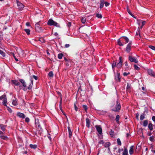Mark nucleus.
<instances>
[{"instance_id":"1","label":"nucleus","mask_w":155,"mask_h":155,"mask_svg":"<svg viewBox=\"0 0 155 155\" xmlns=\"http://www.w3.org/2000/svg\"><path fill=\"white\" fill-rule=\"evenodd\" d=\"M110 107L111 110L115 112H119L121 108L120 104L118 100H117L116 101L113 102Z\"/></svg>"},{"instance_id":"2","label":"nucleus","mask_w":155,"mask_h":155,"mask_svg":"<svg viewBox=\"0 0 155 155\" xmlns=\"http://www.w3.org/2000/svg\"><path fill=\"white\" fill-rule=\"evenodd\" d=\"M47 24L50 26L54 25L57 27H60L59 24L52 19H50L48 20Z\"/></svg>"},{"instance_id":"3","label":"nucleus","mask_w":155,"mask_h":155,"mask_svg":"<svg viewBox=\"0 0 155 155\" xmlns=\"http://www.w3.org/2000/svg\"><path fill=\"white\" fill-rule=\"evenodd\" d=\"M132 45V41H130L129 43L127 45L125 51L129 53L131 51V46Z\"/></svg>"},{"instance_id":"4","label":"nucleus","mask_w":155,"mask_h":155,"mask_svg":"<svg viewBox=\"0 0 155 155\" xmlns=\"http://www.w3.org/2000/svg\"><path fill=\"white\" fill-rule=\"evenodd\" d=\"M124 40L123 38V36L121 37L120 38L117 40V44L120 46H123L125 44V42H124Z\"/></svg>"},{"instance_id":"5","label":"nucleus","mask_w":155,"mask_h":155,"mask_svg":"<svg viewBox=\"0 0 155 155\" xmlns=\"http://www.w3.org/2000/svg\"><path fill=\"white\" fill-rule=\"evenodd\" d=\"M118 63L117 64V68H120L122 67L123 61H122L121 57H119L118 60Z\"/></svg>"},{"instance_id":"6","label":"nucleus","mask_w":155,"mask_h":155,"mask_svg":"<svg viewBox=\"0 0 155 155\" xmlns=\"http://www.w3.org/2000/svg\"><path fill=\"white\" fill-rule=\"evenodd\" d=\"M17 3L18 8L20 10H22L24 8V5L23 4L18 1H17Z\"/></svg>"},{"instance_id":"7","label":"nucleus","mask_w":155,"mask_h":155,"mask_svg":"<svg viewBox=\"0 0 155 155\" xmlns=\"http://www.w3.org/2000/svg\"><path fill=\"white\" fill-rule=\"evenodd\" d=\"M129 60L131 62H134L135 63H137L138 62L136 58L134 57H132L131 56H129Z\"/></svg>"},{"instance_id":"8","label":"nucleus","mask_w":155,"mask_h":155,"mask_svg":"<svg viewBox=\"0 0 155 155\" xmlns=\"http://www.w3.org/2000/svg\"><path fill=\"white\" fill-rule=\"evenodd\" d=\"M39 23V22H38L35 25L36 30L38 32H40L41 30V27L40 26Z\"/></svg>"},{"instance_id":"9","label":"nucleus","mask_w":155,"mask_h":155,"mask_svg":"<svg viewBox=\"0 0 155 155\" xmlns=\"http://www.w3.org/2000/svg\"><path fill=\"white\" fill-rule=\"evenodd\" d=\"M95 127L99 134H101L102 133V130L101 126L100 125L96 126Z\"/></svg>"},{"instance_id":"10","label":"nucleus","mask_w":155,"mask_h":155,"mask_svg":"<svg viewBox=\"0 0 155 155\" xmlns=\"http://www.w3.org/2000/svg\"><path fill=\"white\" fill-rule=\"evenodd\" d=\"M148 73L151 76H155V73L153 72L152 70L151 69H149L148 70Z\"/></svg>"},{"instance_id":"11","label":"nucleus","mask_w":155,"mask_h":155,"mask_svg":"<svg viewBox=\"0 0 155 155\" xmlns=\"http://www.w3.org/2000/svg\"><path fill=\"white\" fill-rule=\"evenodd\" d=\"M17 116L22 118H24L25 117V114L23 113L20 112H18L17 114Z\"/></svg>"},{"instance_id":"12","label":"nucleus","mask_w":155,"mask_h":155,"mask_svg":"<svg viewBox=\"0 0 155 155\" xmlns=\"http://www.w3.org/2000/svg\"><path fill=\"white\" fill-rule=\"evenodd\" d=\"M12 84L16 86H18L20 84V83L18 81L16 80H12L11 81Z\"/></svg>"},{"instance_id":"13","label":"nucleus","mask_w":155,"mask_h":155,"mask_svg":"<svg viewBox=\"0 0 155 155\" xmlns=\"http://www.w3.org/2000/svg\"><path fill=\"white\" fill-rule=\"evenodd\" d=\"M86 126L88 128L90 127V121L88 118H86Z\"/></svg>"},{"instance_id":"14","label":"nucleus","mask_w":155,"mask_h":155,"mask_svg":"<svg viewBox=\"0 0 155 155\" xmlns=\"http://www.w3.org/2000/svg\"><path fill=\"white\" fill-rule=\"evenodd\" d=\"M68 131L69 137L70 138H71L72 135V131H71L70 127H69L68 126Z\"/></svg>"},{"instance_id":"15","label":"nucleus","mask_w":155,"mask_h":155,"mask_svg":"<svg viewBox=\"0 0 155 155\" xmlns=\"http://www.w3.org/2000/svg\"><path fill=\"white\" fill-rule=\"evenodd\" d=\"M117 67V64L114 61H113L112 64V68L114 71H115V68Z\"/></svg>"},{"instance_id":"16","label":"nucleus","mask_w":155,"mask_h":155,"mask_svg":"<svg viewBox=\"0 0 155 155\" xmlns=\"http://www.w3.org/2000/svg\"><path fill=\"white\" fill-rule=\"evenodd\" d=\"M20 81L21 83L22 84L23 86L24 87H26V83L23 79H21L19 80Z\"/></svg>"},{"instance_id":"17","label":"nucleus","mask_w":155,"mask_h":155,"mask_svg":"<svg viewBox=\"0 0 155 155\" xmlns=\"http://www.w3.org/2000/svg\"><path fill=\"white\" fill-rule=\"evenodd\" d=\"M134 146H132L130 147L129 153L130 155L134 153Z\"/></svg>"},{"instance_id":"18","label":"nucleus","mask_w":155,"mask_h":155,"mask_svg":"<svg viewBox=\"0 0 155 155\" xmlns=\"http://www.w3.org/2000/svg\"><path fill=\"white\" fill-rule=\"evenodd\" d=\"M115 79L116 81H120V78L119 74H117V75L115 77Z\"/></svg>"},{"instance_id":"19","label":"nucleus","mask_w":155,"mask_h":155,"mask_svg":"<svg viewBox=\"0 0 155 155\" xmlns=\"http://www.w3.org/2000/svg\"><path fill=\"white\" fill-rule=\"evenodd\" d=\"M0 127L1 130L3 131H5V126L3 125V124H1L0 125Z\"/></svg>"},{"instance_id":"20","label":"nucleus","mask_w":155,"mask_h":155,"mask_svg":"<svg viewBox=\"0 0 155 155\" xmlns=\"http://www.w3.org/2000/svg\"><path fill=\"white\" fill-rule=\"evenodd\" d=\"M145 114L144 112L143 113H142L141 114L140 117V119L141 120H143V119L145 118Z\"/></svg>"},{"instance_id":"21","label":"nucleus","mask_w":155,"mask_h":155,"mask_svg":"<svg viewBox=\"0 0 155 155\" xmlns=\"http://www.w3.org/2000/svg\"><path fill=\"white\" fill-rule=\"evenodd\" d=\"M123 155H128V150L127 148H124L123 152Z\"/></svg>"},{"instance_id":"22","label":"nucleus","mask_w":155,"mask_h":155,"mask_svg":"<svg viewBox=\"0 0 155 155\" xmlns=\"http://www.w3.org/2000/svg\"><path fill=\"white\" fill-rule=\"evenodd\" d=\"M124 40L125 41V44L127 43L129 41V39L126 36H123Z\"/></svg>"},{"instance_id":"23","label":"nucleus","mask_w":155,"mask_h":155,"mask_svg":"<svg viewBox=\"0 0 155 155\" xmlns=\"http://www.w3.org/2000/svg\"><path fill=\"white\" fill-rule=\"evenodd\" d=\"M29 146L31 148L34 149H35L37 147V145L35 144L33 145V144H30L29 145Z\"/></svg>"},{"instance_id":"24","label":"nucleus","mask_w":155,"mask_h":155,"mask_svg":"<svg viewBox=\"0 0 155 155\" xmlns=\"http://www.w3.org/2000/svg\"><path fill=\"white\" fill-rule=\"evenodd\" d=\"M148 127L150 130H153V124L151 123H149Z\"/></svg>"},{"instance_id":"25","label":"nucleus","mask_w":155,"mask_h":155,"mask_svg":"<svg viewBox=\"0 0 155 155\" xmlns=\"http://www.w3.org/2000/svg\"><path fill=\"white\" fill-rule=\"evenodd\" d=\"M148 120H144L143 121V125L144 127H146L148 124Z\"/></svg>"},{"instance_id":"26","label":"nucleus","mask_w":155,"mask_h":155,"mask_svg":"<svg viewBox=\"0 0 155 155\" xmlns=\"http://www.w3.org/2000/svg\"><path fill=\"white\" fill-rule=\"evenodd\" d=\"M12 104L14 106H16L18 104L17 100L15 99L13 101Z\"/></svg>"},{"instance_id":"27","label":"nucleus","mask_w":155,"mask_h":155,"mask_svg":"<svg viewBox=\"0 0 155 155\" xmlns=\"http://www.w3.org/2000/svg\"><path fill=\"white\" fill-rule=\"evenodd\" d=\"M7 102V99L6 97L5 98V99L3 100V102H2L3 104L5 106H6V103Z\"/></svg>"},{"instance_id":"28","label":"nucleus","mask_w":155,"mask_h":155,"mask_svg":"<svg viewBox=\"0 0 155 155\" xmlns=\"http://www.w3.org/2000/svg\"><path fill=\"white\" fill-rule=\"evenodd\" d=\"M0 137L1 139L5 140H7L8 139V137L6 136H0Z\"/></svg>"},{"instance_id":"29","label":"nucleus","mask_w":155,"mask_h":155,"mask_svg":"<svg viewBox=\"0 0 155 155\" xmlns=\"http://www.w3.org/2000/svg\"><path fill=\"white\" fill-rule=\"evenodd\" d=\"M110 134L111 137H113L114 135V132L113 130H111L110 132Z\"/></svg>"},{"instance_id":"30","label":"nucleus","mask_w":155,"mask_h":155,"mask_svg":"<svg viewBox=\"0 0 155 155\" xmlns=\"http://www.w3.org/2000/svg\"><path fill=\"white\" fill-rule=\"evenodd\" d=\"M96 16L99 18H101L102 17V15L99 13L97 14L96 15Z\"/></svg>"},{"instance_id":"31","label":"nucleus","mask_w":155,"mask_h":155,"mask_svg":"<svg viewBox=\"0 0 155 155\" xmlns=\"http://www.w3.org/2000/svg\"><path fill=\"white\" fill-rule=\"evenodd\" d=\"M110 145V144L109 142H107L104 144V147H108Z\"/></svg>"},{"instance_id":"32","label":"nucleus","mask_w":155,"mask_h":155,"mask_svg":"<svg viewBox=\"0 0 155 155\" xmlns=\"http://www.w3.org/2000/svg\"><path fill=\"white\" fill-rule=\"evenodd\" d=\"M117 143L118 145L121 146V143L120 140L119 138H118L117 139Z\"/></svg>"},{"instance_id":"33","label":"nucleus","mask_w":155,"mask_h":155,"mask_svg":"<svg viewBox=\"0 0 155 155\" xmlns=\"http://www.w3.org/2000/svg\"><path fill=\"white\" fill-rule=\"evenodd\" d=\"M131 88V85L130 83H127V90H130Z\"/></svg>"},{"instance_id":"34","label":"nucleus","mask_w":155,"mask_h":155,"mask_svg":"<svg viewBox=\"0 0 155 155\" xmlns=\"http://www.w3.org/2000/svg\"><path fill=\"white\" fill-rule=\"evenodd\" d=\"M120 118V116L118 115H117L116 118H115V120L117 122V123H118L119 122V120Z\"/></svg>"},{"instance_id":"35","label":"nucleus","mask_w":155,"mask_h":155,"mask_svg":"<svg viewBox=\"0 0 155 155\" xmlns=\"http://www.w3.org/2000/svg\"><path fill=\"white\" fill-rule=\"evenodd\" d=\"M24 31L28 35H30V30L29 29H24Z\"/></svg>"},{"instance_id":"36","label":"nucleus","mask_w":155,"mask_h":155,"mask_svg":"<svg viewBox=\"0 0 155 155\" xmlns=\"http://www.w3.org/2000/svg\"><path fill=\"white\" fill-rule=\"evenodd\" d=\"M63 56V54L62 53L59 54H58V58L59 59H61Z\"/></svg>"},{"instance_id":"37","label":"nucleus","mask_w":155,"mask_h":155,"mask_svg":"<svg viewBox=\"0 0 155 155\" xmlns=\"http://www.w3.org/2000/svg\"><path fill=\"white\" fill-rule=\"evenodd\" d=\"M48 75L50 77H52L53 76V75H54L52 71H50L49 73L48 74Z\"/></svg>"},{"instance_id":"38","label":"nucleus","mask_w":155,"mask_h":155,"mask_svg":"<svg viewBox=\"0 0 155 155\" xmlns=\"http://www.w3.org/2000/svg\"><path fill=\"white\" fill-rule=\"evenodd\" d=\"M0 54L3 57H4L5 56V53L2 51L0 50Z\"/></svg>"},{"instance_id":"39","label":"nucleus","mask_w":155,"mask_h":155,"mask_svg":"<svg viewBox=\"0 0 155 155\" xmlns=\"http://www.w3.org/2000/svg\"><path fill=\"white\" fill-rule=\"evenodd\" d=\"M86 21V18H83L81 19V21L82 23L84 24L85 23Z\"/></svg>"},{"instance_id":"40","label":"nucleus","mask_w":155,"mask_h":155,"mask_svg":"<svg viewBox=\"0 0 155 155\" xmlns=\"http://www.w3.org/2000/svg\"><path fill=\"white\" fill-rule=\"evenodd\" d=\"M6 97L5 95H3L0 97V99L1 100H2L3 99H5V98Z\"/></svg>"},{"instance_id":"41","label":"nucleus","mask_w":155,"mask_h":155,"mask_svg":"<svg viewBox=\"0 0 155 155\" xmlns=\"http://www.w3.org/2000/svg\"><path fill=\"white\" fill-rule=\"evenodd\" d=\"M36 126H37L38 128H40V129H41V126L40 124L39 123L37 122L36 123Z\"/></svg>"},{"instance_id":"42","label":"nucleus","mask_w":155,"mask_h":155,"mask_svg":"<svg viewBox=\"0 0 155 155\" xmlns=\"http://www.w3.org/2000/svg\"><path fill=\"white\" fill-rule=\"evenodd\" d=\"M149 47L152 49V50H154L155 51V47L152 46V45H150L149 46Z\"/></svg>"},{"instance_id":"43","label":"nucleus","mask_w":155,"mask_h":155,"mask_svg":"<svg viewBox=\"0 0 155 155\" xmlns=\"http://www.w3.org/2000/svg\"><path fill=\"white\" fill-rule=\"evenodd\" d=\"M134 68L135 69L137 70H139L140 69V68L136 64L134 65Z\"/></svg>"},{"instance_id":"44","label":"nucleus","mask_w":155,"mask_h":155,"mask_svg":"<svg viewBox=\"0 0 155 155\" xmlns=\"http://www.w3.org/2000/svg\"><path fill=\"white\" fill-rule=\"evenodd\" d=\"M12 56L14 57L15 61H18V60L16 58L15 56L14 53H12Z\"/></svg>"},{"instance_id":"45","label":"nucleus","mask_w":155,"mask_h":155,"mask_svg":"<svg viewBox=\"0 0 155 155\" xmlns=\"http://www.w3.org/2000/svg\"><path fill=\"white\" fill-rule=\"evenodd\" d=\"M74 109L76 111H78V108L76 104L75 103L74 104Z\"/></svg>"},{"instance_id":"46","label":"nucleus","mask_w":155,"mask_h":155,"mask_svg":"<svg viewBox=\"0 0 155 155\" xmlns=\"http://www.w3.org/2000/svg\"><path fill=\"white\" fill-rule=\"evenodd\" d=\"M39 40L42 43L44 42H45L44 39L42 38H40Z\"/></svg>"},{"instance_id":"47","label":"nucleus","mask_w":155,"mask_h":155,"mask_svg":"<svg viewBox=\"0 0 155 155\" xmlns=\"http://www.w3.org/2000/svg\"><path fill=\"white\" fill-rule=\"evenodd\" d=\"M25 121L27 123H28L30 121V119L28 117H26L25 119Z\"/></svg>"},{"instance_id":"48","label":"nucleus","mask_w":155,"mask_h":155,"mask_svg":"<svg viewBox=\"0 0 155 155\" xmlns=\"http://www.w3.org/2000/svg\"><path fill=\"white\" fill-rule=\"evenodd\" d=\"M104 4L105 6L107 7L110 4L108 2H104Z\"/></svg>"},{"instance_id":"49","label":"nucleus","mask_w":155,"mask_h":155,"mask_svg":"<svg viewBox=\"0 0 155 155\" xmlns=\"http://www.w3.org/2000/svg\"><path fill=\"white\" fill-rule=\"evenodd\" d=\"M83 107L84 109L85 110H87V107L86 105H83Z\"/></svg>"},{"instance_id":"50","label":"nucleus","mask_w":155,"mask_h":155,"mask_svg":"<svg viewBox=\"0 0 155 155\" xmlns=\"http://www.w3.org/2000/svg\"><path fill=\"white\" fill-rule=\"evenodd\" d=\"M130 74V73L129 72H128V73H126V72H124V73L123 74V75L124 76H127V75H129Z\"/></svg>"},{"instance_id":"51","label":"nucleus","mask_w":155,"mask_h":155,"mask_svg":"<svg viewBox=\"0 0 155 155\" xmlns=\"http://www.w3.org/2000/svg\"><path fill=\"white\" fill-rule=\"evenodd\" d=\"M127 12H128V13L130 14V15L131 14H132L131 12H130V10H129V8H128V7H127Z\"/></svg>"},{"instance_id":"52","label":"nucleus","mask_w":155,"mask_h":155,"mask_svg":"<svg viewBox=\"0 0 155 155\" xmlns=\"http://www.w3.org/2000/svg\"><path fill=\"white\" fill-rule=\"evenodd\" d=\"M146 23V21H142V26L144 25Z\"/></svg>"},{"instance_id":"53","label":"nucleus","mask_w":155,"mask_h":155,"mask_svg":"<svg viewBox=\"0 0 155 155\" xmlns=\"http://www.w3.org/2000/svg\"><path fill=\"white\" fill-rule=\"evenodd\" d=\"M149 139H150V140L151 141H153L154 140V138L153 137H150Z\"/></svg>"},{"instance_id":"54","label":"nucleus","mask_w":155,"mask_h":155,"mask_svg":"<svg viewBox=\"0 0 155 155\" xmlns=\"http://www.w3.org/2000/svg\"><path fill=\"white\" fill-rule=\"evenodd\" d=\"M104 4L102 3H101L100 4V8H102L104 6Z\"/></svg>"},{"instance_id":"55","label":"nucleus","mask_w":155,"mask_h":155,"mask_svg":"<svg viewBox=\"0 0 155 155\" xmlns=\"http://www.w3.org/2000/svg\"><path fill=\"white\" fill-rule=\"evenodd\" d=\"M7 109H8V110L9 111V112L11 113L12 112V109L9 107H8Z\"/></svg>"},{"instance_id":"56","label":"nucleus","mask_w":155,"mask_h":155,"mask_svg":"<svg viewBox=\"0 0 155 155\" xmlns=\"http://www.w3.org/2000/svg\"><path fill=\"white\" fill-rule=\"evenodd\" d=\"M70 45L69 44H66L65 45V47L66 48H68L70 46Z\"/></svg>"},{"instance_id":"57","label":"nucleus","mask_w":155,"mask_h":155,"mask_svg":"<svg viewBox=\"0 0 155 155\" xmlns=\"http://www.w3.org/2000/svg\"><path fill=\"white\" fill-rule=\"evenodd\" d=\"M142 89L144 91V92H145L146 91V89L144 87H142Z\"/></svg>"},{"instance_id":"58","label":"nucleus","mask_w":155,"mask_h":155,"mask_svg":"<svg viewBox=\"0 0 155 155\" xmlns=\"http://www.w3.org/2000/svg\"><path fill=\"white\" fill-rule=\"evenodd\" d=\"M123 150V149H120V148L118 149V152L119 153H120V152Z\"/></svg>"},{"instance_id":"59","label":"nucleus","mask_w":155,"mask_h":155,"mask_svg":"<svg viewBox=\"0 0 155 155\" xmlns=\"http://www.w3.org/2000/svg\"><path fill=\"white\" fill-rule=\"evenodd\" d=\"M33 77L34 78L35 80H37L38 79L37 77L35 75H33Z\"/></svg>"},{"instance_id":"60","label":"nucleus","mask_w":155,"mask_h":155,"mask_svg":"<svg viewBox=\"0 0 155 155\" xmlns=\"http://www.w3.org/2000/svg\"><path fill=\"white\" fill-rule=\"evenodd\" d=\"M152 119L153 121H155V116H153L152 117Z\"/></svg>"},{"instance_id":"61","label":"nucleus","mask_w":155,"mask_h":155,"mask_svg":"<svg viewBox=\"0 0 155 155\" xmlns=\"http://www.w3.org/2000/svg\"><path fill=\"white\" fill-rule=\"evenodd\" d=\"M141 20H137V23H138V24L139 25H140V22H141Z\"/></svg>"},{"instance_id":"62","label":"nucleus","mask_w":155,"mask_h":155,"mask_svg":"<svg viewBox=\"0 0 155 155\" xmlns=\"http://www.w3.org/2000/svg\"><path fill=\"white\" fill-rule=\"evenodd\" d=\"M100 2L101 3H103L104 4V2H105L104 1V0H101Z\"/></svg>"},{"instance_id":"63","label":"nucleus","mask_w":155,"mask_h":155,"mask_svg":"<svg viewBox=\"0 0 155 155\" xmlns=\"http://www.w3.org/2000/svg\"><path fill=\"white\" fill-rule=\"evenodd\" d=\"M147 134L148 136H150L152 134V133L151 132H148Z\"/></svg>"},{"instance_id":"64","label":"nucleus","mask_w":155,"mask_h":155,"mask_svg":"<svg viewBox=\"0 0 155 155\" xmlns=\"http://www.w3.org/2000/svg\"><path fill=\"white\" fill-rule=\"evenodd\" d=\"M26 25L27 26H30V23L29 22H27L26 23Z\"/></svg>"}]
</instances>
